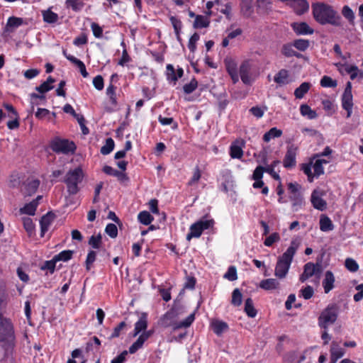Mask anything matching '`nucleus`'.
Here are the masks:
<instances>
[{"label":"nucleus","instance_id":"13","mask_svg":"<svg viewBox=\"0 0 363 363\" xmlns=\"http://www.w3.org/2000/svg\"><path fill=\"white\" fill-rule=\"evenodd\" d=\"M251 69V65L249 61L245 60L242 62L240 66V75L241 80L245 84H250L252 82V79L250 76V72Z\"/></svg>","mask_w":363,"mask_h":363},{"label":"nucleus","instance_id":"29","mask_svg":"<svg viewBox=\"0 0 363 363\" xmlns=\"http://www.w3.org/2000/svg\"><path fill=\"white\" fill-rule=\"evenodd\" d=\"M212 328L213 332L217 335H220L223 332L228 329V325L223 321L215 320L212 323Z\"/></svg>","mask_w":363,"mask_h":363},{"label":"nucleus","instance_id":"33","mask_svg":"<svg viewBox=\"0 0 363 363\" xmlns=\"http://www.w3.org/2000/svg\"><path fill=\"white\" fill-rule=\"evenodd\" d=\"M311 87V84L308 82H303L294 91V95L297 99H301L303 97Z\"/></svg>","mask_w":363,"mask_h":363},{"label":"nucleus","instance_id":"35","mask_svg":"<svg viewBox=\"0 0 363 363\" xmlns=\"http://www.w3.org/2000/svg\"><path fill=\"white\" fill-rule=\"evenodd\" d=\"M43 20L48 23H53L57 21L58 16L50 9L43 11Z\"/></svg>","mask_w":363,"mask_h":363},{"label":"nucleus","instance_id":"48","mask_svg":"<svg viewBox=\"0 0 363 363\" xmlns=\"http://www.w3.org/2000/svg\"><path fill=\"white\" fill-rule=\"evenodd\" d=\"M242 296L240 291L238 289H234L232 294V304L238 306L242 303Z\"/></svg>","mask_w":363,"mask_h":363},{"label":"nucleus","instance_id":"15","mask_svg":"<svg viewBox=\"0 0 363 363\" xmlns=\"http://www.w3.org/2000/svg\"><path fill=\"white\" fill-rule=\"evenodd\" d=\"M184 71L182 68H178L177 72H175L174 68L172 65H167V77L168 81L176 84L178 79L183 76Z\"/></svg>","mask_w":363,"mask_h":363},{"label":"nucleus","instance_id":"34","mask_svg":"<svg viewBox=\"0 0 363 363\" xmlns=\"http://www.w3.org/2000/svg\"><path fill=\"white\" fill-rule=\"evenodd\" d=\"M245 311L250 318H254L257 315V311L254 308L253 301L250 298H247L245 301Z\"/></svg>","mask_w":363,"mask_h":363},{"label":"nucleus","instance_id":"62","mask_svg":"<svg viewBox=\"0 0 363 363\" xmlns=\"http://www.w3.org/2000/svg\"><path fill=\"white\" fill-rule=\"evenodd\" d=\"M96 252L95 251H90L88 253L86 259V268L87 270L91 269V265L94 263L96 259Z\"/></svg>","mask_w":363,"mask_h":363},{"label":"nucleus","instance_id":"2","mask_svg":"<svg viewBox=\"0 0 363 363\" xmlns=\"http://www.w3.org/2000/svg\"><path fill=\"white\" fill-rule=\"evenodd\" d=\"M14 339L12 323L0 313V342L4 343L2 345L4 350L0 347V359L4 358L6 351H8L13 346Z\"/></svg>","mask_w":363,"mask_h":363},{"label":"nucleus","instance_id":"10","mask_svg":"<svg viewBox=\"0 0 363 363\" xmlns=\"http://www.w3.org/2000/svg\"><path fill=\"white\" fill-rule=\"evenodd\" d=\"M51 149L56 153L69 154L74 152L76 146L73 142L67 140L55 139L50 144Z\"/></svg>","mask_w":363,"mask_h":363},{"label":"nucleus","instance_id":"56","mask_svg":"<svg viewBox=\"0 0 363 363\" xmlns=\"http://www.w3.org/2000/svg\"><path fill=\"white\" fill-rule=\"evenodd\" d=\"M197 81L195 79H193L189 84H186L183 86V90L186 94H191L197 88Z\"/></svg>","mask_w":363,"mask_h":363},{"label":"nucleus","instance_id":"27","mask_svg":"<svg viewBox=\"0 0 363 363\" xmlns=\"http://www.w3.org/2000/svg\"><path fill=\"white\" fill-rule=\"evenodd\" d=\"M289 199L292 202V207L294 211H298L305 203L303 198L301 194L296 195H290Z\"/></svg>","mask_w":363,"mask_h":363},{"label":"nucleus","instance_id":"37","mask_svg":"<svg viewBox=\"0 0 363 363\" xmlns=\"http://www.w3.org/2000/svg\"><path fill=\"white\" fill-rule=\"evenodd\" d=\"M23 23V19L17 17H10L6 23V29L9 31H12V28H17Z\"/></svg>","mask_w":363,"mask_h":363},{"label":"nucleus","instance_id":"47","mask_svg":"<svg viewBox=\"0 0 363 363\" xmlns=\"http://www.w3.org/2000/svg\"><path fill=\"white\" fill-rule=\"evenodd\" d=\"M170 21L172 24V26L174 27V31H175V33H176V35H177V38L178 40H181V38H180V35H179V31L181 30V28H182V22L180 20H179L178 18H177L176 17L174 16H172L170 18Z\"/></svg>","mask_w":363,"mask_h":363},{"label":"nucleus","instance_id":"21","mask_svg":"<svg viewBox=\"0 0 363 363\" xmlns=\"http://www.w3.org/2000/svg\"><path fill=\"white\" fill-rule=\"evenodd\" d=\"M335 277L331 271H327L323 281V286L325 294L329 293L334 288Z\"/></svg>","mask_w":363,"mask_h":363},{"label":"nucleus","instance_id":"43","mask_svg":"<svg viewBox=\"0 0 363 363\" xmlns=\"http://www.w3.org/2000/svg\"><path fill=\"white\" fill-rule=\"evenodd\" d=\"M282 54L287 57H293L296 56L297 57H299L301 56V54L296 52L292 48L291 45L286 44L284 45L281 49Z\"/></svg>","mask_w":363,"mask_h":363},{"label":"nucleus","instance_id":"58","mask_svg":"<svg viewBox=\"0 0 363 363\" xmlns=\"http://www.w3.org/2000/svg\"><path fill=\"white\" fill-rule=\"evenodd\" d=\"M126 326V323L123 321L121 322L114 329L113 333L111 335V336L108 337L109 340H112L113 338L118 337L120 334L121 331Z\"/></svg>","mask_w":363,"mask_h":363},{"label":"nucleus","instance_id":"64","mask_svg":"<svg viewBox=\"0 0 363 363\" xmlns=\"http://www.w3.org/2000/svg\"><path fill=\"white\" fill-rule=\"evenodd\" d=\"M93 84L97 90H102L104 89V79L101 75H97L93 79Z\"/></svg>","mask_w":363,"mask_h":363},{"label":"nucleus","instance_id":"54","mask_svg":"<svg viewBox=\"0 0 363 363\" xmlns=\"http://www.w3.org/2000/svg\"><path fill=\"white\" fill-rule=\"evenodd\" d=\"M105 232L107 235H108L111 238H115L118 235V229L115 224L109 223L106 225L105 228Z\"/></svg>","mask_w":363,"mask_h":363},{"label":"nucleus","instance_id":"61","mask_svg":"<svg viewBox=\"0 0 363 363\" xmlns=\"http://www.w3.org/2000/svg\"><path fill=\"white\" fill-rule=\"evenodd\" d=\"M300 292L301 296L306 300L311 298L314 294L313 289L311 286H307L304 289H302Z\"/></svg>","mask_w":363,"mask_h":363},{"label":"nucleus","instance_id":"19","mask_svg":"<svg viewBox=\"0 0 363 363\" xmlns=\"http://www.w3.org/2000/svg\"><path fill=\"white\" fill-rule=\"evenodd\" d=\"M55 214L52 212H48L47 214L43 216L40 220V228H41V236L43 237L45 233L48 231L50 225L55 219Z\"/></svg>","mask_w":363,"mask_h":363},{"label":"nucleus","instance_id":"46","mask_svg":"<svg viewBox=\"0 0 363 363\" xmlns=\"http://www.w3.org/2000/svg\"><path fill=\"white\" fill-rule=\"evenodd\" d=\"M73 251L72 250H64L54 257L55 261H67L72 258Z\"/></svg>","mask_w":363,"mask_h":363},{"label":"nucleus","instance_id":"31","mask_svg":"<svg viewBox=\"0 0 363 363\" xmlns=\"http://www.w3.org/2000/svg\"><path fill=\"white\" fill-rule=\"evenodd\" d=\"M282 130L277 129V128H272L268 132H267L263 136V140L266 143L270 141L271 139L279 138L281 136Z\"/></svg>","mask_w":363,"mask_h":363},{"label":"nucleus","instance_id":"11","mask_svg":"<svg viewBox=\"0 0 363 363\" xmlns=\"http://www.w3.org/2000/svg\"><path fill=\"white\" fill-rule=\"evenodd\" d=\"M298 147L294 144L288 146L287 151L283 160L284 167L286 168H291L296 165V156Z\"/></svg>","mask_w":363,"mask_h":363},{"label":"nucleus","instance_id":"57","mask_svg":"<svg viewBox=\"0 0 363 363\" xmlns=\"http://www.w3.org/2000/svg\"><path fill=\"white\" fill-rule=\"evenodd\" d=\"M279 235L277 233H274L265 239L264 244L266 246L269 247L272 246L274 242L279 241Z\"/></svg>","mask_w":363,"mask_h":363},{"label":"nucleus","instance_id":"4","mask_svg":"<svg viewBox=\"0 0 363 363\" xmlns=\"http://www.w3.org/2000/svg\"><path fill=\"white\" fill-rule=\"evenodd\" d=\"M339 313V307L336 304L328 305L318 317V326L324 330H328L329 325L335 323Z\"/></svg>","mask_w":363,"mask_h":363},{"label":"nucleus","instance_id":"28","mask_svg":"<svg viewBox=\"0 0 363 363\" xmlns=\"http://www.w3.org/2000/svg\"><path fill=\"white\" fill-rule=\"evenodd\" d=\"M331 356L335 360L341 358L345 353V350L341 348L339 345L333 342L330 347Z\"/></svg>","mask_w":363,"mask_h":363},{"label":"nucleus","instance_id":"6","mask_svg":"<svg viewBox=\"0 0 363 363\" xmlns=\"http://www.w3.org/2000/svg\"><path fill=\"white\" fill-rule=\"evenodd\" d=\"M322 272L323 268L320 263L314 264L313 262H308L303 267V272L300 276V281L301 282H304L309 278L314 276V281L316 285H318Z\"/></svg>","mask_w":363,"mask_h":363},{"label":"nucleus","instance_id":"53","mask_svg":"<svg viewBox=\"0 0 363 363\" xmlns=\"http://www.w3.org/2000/svg\"><path fill=\"white\" fill-rule=\"evenodd\" d=\"M23 223L25 230L28 234L31 235L34 230V224L33 223V220L28 217L23 218Z\"/></svg>","mask_w":363,"mask_h":363},{"label":"nucleus","instance_id":"41","mask_svg":"<svg viewBox=\"0 0 363 363\" xmlns=\"http://www.w3.org/2000/svg\"><path fill=\"white\" fill-rule=\"evenodd\" d=\"M146 341L145 337L140 335L137 340L129 347V352L130 354H134L138 350L141 348Z\"/></svg>","mask_w":363,"mask_h":363},{"label":"nucleus","instance_id":"14","mask_svg":"<svg viewBox=\"0 0 363 363\" xmlns=\"http://www.w3.org/2000/svg\"><path fill=\"white\" fill-rule=\"evenodd\" d=\"M225 68L234 84L237 83L239 80L238 74L237 72V64L235 61L231 58H225L224 60Z\"/></svg>","mask_w":363,"mask_h":363},{"label":"nucleus","instance_id":"40","mask_svg":"<svg viewBox=\"0 0 363 363\" xmlns=\"http://www.w3.org/2000/svg\"><path fill=\"white\" fill-rule=\"evenodd\" d=\"M139 221L144 225H149L153 220V217L148 211H144L138 214Z\"/></svg>","mask_w":363,"mask_h":363},{"label":"nucleus","instance_id":"1","mask_svg":"<svg viewBox=\"0 0 363 363\" xmlns=\"http://www.w3.org/2000/svg\"><path fill=\"white\" fill-rule=\"evenodd\" d=\"M312 10L313 18L321 25L327 23L336 26L341 25V17L331 6L324 3H315L312 4Z\"/></svg>","mask_w":363,"mask_h":363},{"label":"nucleus","instance_id":"36","mask_svg":"<svg viewBox=\"0 0 363 363\" xmlns=\"http://www.w3.org/2000/svg\"><path fill=\"white\" fill-rule=\"evenodd\" d=\"M301 113L303 116H307L310 119H313L317 117V113L315 111L312 110L309 106L303 104L300 107Z\"/></svg>","mask_w":363,"mask_h":363},{"label":"nucleus","instance_id":"63","mask_svg":"<svg viewBox=\"0 0 363 363\" xmlns=\"http://www.w3.org/2000/svg\"><path fill=\"white\" fill-rule=\"evenodd\" d=\"M199 40V35L195 33L189 39L188 43V48L191 52H194L196 50V43Z\"/></svg>","mask_w":363,"mask_h":363},{"label":"nucleus","instance_id":"38","mask_svg":"<svg viewBox=\"0 0 363 363\" xmlns=\"http://www.w3.org/2000/svg\"><path fill=\"white\" fill-rule=\"evenodd\" d=\"M289 77L288 72L286 69H281L274 77V82L279 84H285L287 83Z\"/></svg>","mask_w":363,"mask_h":363},{"label":"nucleus","instance_id":"30","mask_svg":"<svg viewBox=\"0 0 363 363\" xmlns=\"http://www.w3.org/2000/svg\"><path fill=\"white\" fill-rule=\"evenodd\" d=\"M210 21L208 17L196 15L195 21L194 22V28H201L208 27Z\"/></svg>","mask_w":363,"mask_h":363},{"label":"nucleus","instance_id":"18","mask_svg":"<svg viewBox=\"0 0 363 363\" xmlns=\"http://www.w3.org/2000/svg\"><path fill=\"white\" fill-rule=\"evenodd\" d=\"M352 98V84L348 82L342 97V107L347 106L350 108V106H353Z\"/></svg>","mask_w":363,"mask_h":363},{"label":"nucleus","instance_id":"45","mask_svg":"<svg viewBox=\"0 0 363 363\" xmlns=\"http://www.w3.org/2000/svg\"><path fill=\"white\" fill-rule=\"evenodd\" d=\"M102 243V236L99 233L96 236L92 235L89 240V245H90L94 249H99L101 247Z\"/></svg>","mask_w":363,"mask_h":363},{"label":"nucleus","instance_id":"44","mask_svg":"<svg viewBox=\"0 0 363 363\" xmlns=\"http://www.w3.org/2000/svg\"><path fill=\"white\" fill-rule=\"evenodd\" d=\"M114 148V141L112 138H108L106 140V143L101 148V153L102 155L109 154Z\"/></svg>","mask_w":363,"mask_h":363},{"label":"nucleus","instance_id":"52","mask_svg":"<svg viewBox=\"0 0 363 363\" xmlns=\"http://www.w3.org/2000/svg\"><path fill=\"white\" fill-rule=\"evenodd\" d=\"M320 85L323 87H335L337 82L330 77L324 76L320 80Z\"/></svg>","mask_w":363,"mask_h":363},{"label":"nucleus","instance_id":"60","mask_svg":"<svg viewBox=\"0 0 363 363\" xmlns=\"http://www.w3.org/2000/svg\"><path fill=\"white\" fill-rule=\"evenodd\" d=\"M267 110V107L260 108L259 106H253L250 109V112L255 117L259 118L264 115V111Z\"/></svg>","mask_w":363,"mask_h":363},{"label":"nucleus","instance_id":"39","mask_svg":"<svg viewBox=\"0 0 363 363\" xmlns=\"http://www.w3.org/2000/svg\"><path fill=\"white\" fill-rule=\"evenodd\" d=\"M230 155L232 158L240 159L243 155L242 147L234 143L230 146Z\"/></svg>","mask_w":363,"mask_h":363},{"label":"nucleus","instance_id":"20","mask_svg":"<svg viewBox=\"0 0 363 363\" xmlns=\"http://www.w3.org/2000/svg\"><path fill=\"white\" fill-rule=\"evenodd\" d=\"M272 4L270 0H257V12L261 15L268 14L272 11Z\"/></svg>","mask_w":363,"mask_h":363},{"label":"nucleus","instance_id":"23","mask_svg":"<svg viewBox=\"0 0 363 363\" xmlns=\"http://www.w3.org/2000/svg\"><path fill=\"white\" fill-rule=\"evenodd\" d=\"M292 6L298 15H301L309 9L306 0H293Z\"/></svg>","mask_w":363,"mask_h":363},{"label":"nucleus","instance_id":"59","mask_svg":"<svg viewBox=\"0 0 363 363\" xmlns=\"http://www.w3.org/2000/svg\"><path fill=\"white\" fill-rule=\"evenodd\" d=\"M224 277L230 281H235L238 279L237 271L235 267H230Z\"/></svg>","mask_w":363,"mask_h":363},{"label":"nucleus","instance_id":"50","mask_svg":"<svg viewBox=\"0 0 363 363\" xmlns=\"http://www.w3.org/2000/svg\"><path fill=\"white\" fill-rule=\"evenodd\" d=\"M345 267L352 272H355L359 269L357 262L352 258H347L345 262Z\"/></svg>","mask_w":363,"mask_h":363},{"label":"nucleus","instance_id":"55","mask_svg":"<svg viewBox=\"0 0 363 363\" xmlns=\"http://www.w3.org/2000/svg\"><path fill=\"white\" fill-rule=\"evenodd\" d=\"M30 98H31V104L32 106H33L34 105H40L41 104V101H45V96L43 95V94H35V93H33L30 94Z\"/></svg>","mask_w":363,"mask_h":363},{"label":"nucleus","instance_id":"3","mask_svg":"<svg viewBox=\"0 0 363 363\" xmlns=\"http://www.w3.org/2000/svg\"><path fill=\"white\" fill-rule=\"evenodd\" d=\"M298 245V241L296 240H292L287 250L279 258L275 268L274 274L276 277L280 279L286 277Z\"/></svg>","mask_w":363,"mask_h":363},{"label":"nucleus","instance_id":"17","mask_svg":"<svg viewBox=\"0 0 363 363\" xmlns=\"http://www.w3.org/2000/svg\"><path fill=\"white\" fill-rule=\"evenodd\" d=\"M40 185V181L36 179H28L25 183L24 194L26 196H32L35 193Z\"/></svg>","mask_w":363,"mask_h":363},{"label":"nucleus","instance_id":"16","mask_svg":"<svg viewBox=\"0 0 363 363\" xmlns=\"http://www.w3.org/2000/svg\"><path fill=\"white\" fill-rule=\"evenodd\" d=\"M291 27L295 33L298 35H311L314 30L306 23H293Z\"/></svg>","mask_w":363,"mask_h":363},{"label":"nucleus","instance_id":"9","mask_svg":"<svg viewBox=\"0 0 363 363\" xmlns=\"http://www.w3.org/2000/svg\"><path fill=\"white\" fill-rule=\"evenodd\" d=\"M301 169L307 175L308 179L311 182L313 181L314 177H318L324 173V168L323 164H321V162L316 160L314 163L313 160H311L308 164H303Z\"/></svg>","mask_w":363,"mask_h":363},{"label":"nucleus","instance_id":"26","mask_svg":"<svg viewBox=\"0 0 363 363\" xmlns=\"http://www.w3.org/2000/svg\"><path fill=\"white\" fill-rule=\"evenodd\" d=\"M334 225L331 220L326 216L322 215L320 218V229L323 232L333 230Z\"/></svg>","mask_w":363,"mask_h":363},{"label":"nucleus","instance_id":"22","mask_svg":"<svg viewBox=\"0 0 363 363\" xmlns=\"http://www.w3.org/2000/svg\"><path fill=\"white\" fill-rule=\"evenodd\" d=\"M147 327V318L145 313H143L139 320L135 324L133 336H137L140 332L146 330Z\"/></svg>","mask_w":363,"mask_h":363},{"label":"nucleus","instance_id":"7","mask_svg":"<svg viewBox=\"0 0 363 363\" xmlns=\"http://www.w3.org/2000/svg\"><path fill=\"white\" fill-rule=\"evenodd\" d=\"M176 315L177 314L174 310L166 313L163 318L161 319L162 325L164 327H169L172 325L174 330L181 328H188L191 325L194 320V313H191L184 320L179 323H172V320L176 317Z\"/></svg>","mask_w":363,"mask_h":363},{"label":"nucleus","instance_id":"32","mask_svg":"<svg viewBox=\"0 0 363 363\" xmlns=\"http://www.w3.org/2000/svg\"><path fill=\"white\" fill-rule=\"evenodd\" d=\"M38 205V201L36 200H33L29 203H27L23 208H21L20 211L22 213L33 216L35 214Z\"/></svg>","mask_w":363,"mask_h":363},{"label":"nucleus","instance_id":"12","mask_svg":"<svg viewBox=\"0 0 363 363\" xmlns=\"http://www.w3.org/2000/svg\"><path fill=\"white\" fill-rule=\"evenodd\" d=\"M324 193L320 191L314 190L311 194V201L313 206L319 210L324 211L327 207L326 201L322 198Z\"/></svg>","mask_w":363,"mask_h":363},{"label":"nucleus","instance_id":"51","mask_svg":"<svg viewBox=\"0 0 363 363\" xmlns=\"http://www.w3.org/2000/svg\"><path fill=\"white\" fill-rule=\"evenodd\" d=\"M294 46L301 51H304L308 48L309 41L307 40L298 39L294 41Z\"/></svg>","mask_w":363,"mask_h":363},{"label":"nucleus","instance_id":"5","mask_svg":"<svg viewBox=\"0 0 363 363\" xmlns=\"http://www.w3.org/2000/svg\"><path fill=\"white\" fill-rule=\"evenodd\" d=\"M82 179L83 172L80 167L71 169L67 173L64 182L70 194H76L79 191L78 184L82 182Z\"/></svg>","mask_w":363,"mask_h":363},{"label":"nucleus","instance_id":"8","mask_svg":"<svg viewBox=\"0 0 363 363\" xmlns=\"http://www.w3.org/2000/svg\"><path fill=\"white\" fill-rule=\"evenodd\" d=\"M213 220H200L190 226V232L186 235V240L190 241L193 238H199L204 230L211 228Z\"/></svg>","mask_w":363,"mask_h":363},{"label":"nucleus","instance_id":"24","mask_svg":"<svg viewBox=\"0 0 363 363\" xmlns=\"http://www.w3.org/2000/svg\"><path fill=\"white\" fill-rule=\"evenodd\" d=\"M103 171L106 174L117 177L118 179L121 182L126 181L128 179L127 175L125 173L119 172L110 166H104L103 168Z\"/></svg>","mask_w":363,"mask_h":363},{"label":"nucleus","instance_id":"42","mask_svg":"<svg viewBox=\"0 0 363 363\" xmlns=\"http://www.w3.org/2000/svg\"><path fill=\"white\" fill-rule=\"evenodd\" d=\"M342 14L347 18L349 23L352 25L354 23V13L352 10L348 6H345L342 10Z\"/></svg>","mask_w":363,"mask_h":363},{"label":"nucleus","instance_id":"49","mask_svg":"<svg viewBox=\"0 0 363 363\" xmlns=\"http://www.w3.org/2000/svg\"><path fill=\"white\" fill-rule=\"evenodd\" d=\"M241 11L245 16H246V17L250 16L253 11L252 7V2L247 3V1H242Z\"/></svg>","mask_w":363,"mask_h":363},{"label":"nucleus","instance_id":"25","mask_svg":"<svg viewBox=\"0 0 363 363\" xmlns=\"http://www.w3.org/2000/svg\"><path fill=\"white\" fill-rule=\"evenodd\" d=\"M279 283L275 279H267L260 281L259 286L264 290H272L279 288Z\"/></svg>","mask_w":363,"mask_h":363}]
</instances>
